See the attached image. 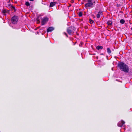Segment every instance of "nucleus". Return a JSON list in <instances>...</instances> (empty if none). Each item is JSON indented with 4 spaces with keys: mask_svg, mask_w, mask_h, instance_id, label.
I'll list each match as a JSON object with an SVG mask.
<instances>
[{
    "mask_svg": "<svg viewBox=\"0 0 132 132\" xmlns=\"http://www.w3.org/2000/svg\"><path fill=\"white\" fill-rule=\"evenodd\" d=\"M118 67L119 69L122 71L125 72H128L129 70L128 66L125 63L121 62L119 63Z\"/></svg>",
    "mask_w": 132,
    "mask_h": 132,
    "instance_id": "f257e3e1",
    "label": "nucleus"
},
{
    "mask_svg": "<svg viewBox=\"0 0 132 132\" xmlns=\"http://www.w3.org/2000/svg\"><path fill=\"white\" fill-rule=\"evenodd\" d=\"M75 30V28L73 27H69L67 29V32L70 35H72L73 34Z\"/></svg>",
    "mask_w": 132,
    "mask_h": 132,
    "instance_id": "f03ea898",
    "label": "nucleus"
},
{
    "mask_svg": "<svg viewBox=\"0 0 132 132\" xmlns=\"http://www.w3.org/2000/svg\"><path fill=\"white\" fill-rule=\"evenodd\" d=\"M87 3H86L85 5V6L86 7H92L93 5V3L95 2L93 0H87Z\"/></svg>",
    "mask_w": 132,
    "mask_h": 132,
    "instance_id": "7ed1b4c3",
    "label": "nucleus"
},
{
    "mask_svg": "<svg viewBox=\"0 0 132 132\" xmlns=\"http://www.w3.org/2000/svg\"><path fill=\"white\" fill-rule=\"evenodd\" d=\"M48 20V18L45 17L42 19L41 24L42 25H43L46 23Z\"/></svg>",
    "mask_w": 132,
    "mask_h": 132,
    "instance_id": "20e7f679",
    "label": "nucleus"
},
{
    "mask_svg": "<svg viewBox=\"0 0 132 132\" xmlns=\"http://www.w3.org/2000/svg\"><path fill=\"white\" fill-rule=\"evenodd\" d=\"M18 18L17 16H13L11 19L12 23L14 24L16 23L18 21Z\"/></svg>",
    "mask_w": 132,
    "mask_h": 132,
    "instance_id": "39448f33",
    "label": "nucleus"
},
{
    "mask_svg": "<svg viewBox=\"0 0 132 132\" xmlns=\"http://www.w3.org/2000/svg\"><path fill=\"white\" fill-rule=\"evenodd\" d=\"M125 123V122L123 120H121L119 122L118 124V126L119 127H121L123 124Z\"/></svg>",
    "mask_w": 132,
    "mask_h": 132,
    "instance_id": "423d86ee",
    "label": "nucleus"
},
{
    "mask_svg": "<svg viewBox=\"0 0 132 132\" xmlns=\"http://www.w3.org/2000/svg\"><path fill=\"white\" fill-rule=\"evenodd\" d=\"M54 29V28L52 27H49L47 30V32H51Z\"/></svg>",
    "mask_w": 132,
    "mask_h": 132,
    "instance_id": "0eeeda50",
    "label": "nucleus"
},
{
    "mask_svg": "<svg viewBox=\"0 0 132 132\" xmlns=\"http://www.w3.org/2000/svg\"><path fill=\"white\" fill-rule=\"evenodd\" d=\"M102 15V12L101 11H99L96 17L98 18H100V15Z\"/></svg>",
    "mask_w": 132,
    "mask_h": 132,
    "instance_id": "6e6552de",
    "label": "nucleus"
},
{
    "mask_svg": "<svg viewBox=\"0 0 132 132\" xmlns=\"http://www.w3.org/2000/svg\"><path fill=\"white\" fill-rule=\"evenodd\" d=\"M96 48L98 50H99L100 49H102L103 47L102 46H98L96 47Z\"/></svg>",
    "mask_w": 132,
    "mask_h": 132,
    "instance_id": "1a4fd4ad",
    "label": "nucleus"
},
{
    "mask_svg": "<svg viewBox=\"0 0 132 132\" xmlns=\"http://www.w3.org/2000/svg\"><path fill=\"white\" fill-rule=\"evenodd\" d=\"M56 4V3L55 2H51L50 3V6L52 7L54 6Z\"/></svg>",
    "mask_w": 132,
    "mask_h": 132,
    "instance_id": "9d476101",
    "label": "nucleus"
},
{
    "mask_svg": "<svg viewBox=\"0 0 132 132\" xmlns=\"http://www.w3.org/2000/svg\"><path fill=\"white\" fill-rule=\"evenodd\" d=\"M107 52L109 54H110L111 52V51L109 48H107Z\"/></svg>",
    "mask_w": 132,
    "mask_h": 132,
    "instance_id": "9b49d317",
    "label": "nucleus"
},
{
    "mask_svg": "<svg viewBox=\"0 0 132 132\" xmlns=\"http://www.w3.org/2000/svg\"><path fill=\"white\" fill-rule=\"evenodd\" d=\"M125 20L123 19H121L120 21V23L122 24H124L125 23Z\"/></svg>",
    "mask_w": 132,
    "mask_h": 132,
    "instance_id": "f8f14e48",
    "label": "nucleus"
},
{
    "mask_svg": "<svg viewBox=\"0 0 132 132\" xmlns=\"http://www.w3.org/2000/svg\"><path fill=\"white\" fill-rule=\"evenodd\" d=\"M107 23L109 26H110L112 24V22L111 21H109L107 22Z\"/></svg>",
    "mask_w": 132,
    "mask_h": 132,
    "instance_id": "ddd939ff",
    "label": "nucleus"
},
{
    "mask_svg": "<svg viewBox=\"0 0 132 132\" xmlns=\"http://www.w3.org/2000/svg\"><path fill=\"white\" fill-rule=\"evenodd\" d=\"M25 5L26 6H29L30 5L29 3L28 2H26Z\"/></svg>",
    "mask_w": 132,
    "mask_h": 132,
    "instance_id": "4468645a",
    "label": "nucleus"
},
{
    "mask_svg": "<svg viewBox=\"0 0 132 132\" xmlns=\"http://www.w3.org/2000/svg\"><path fill=\"white\" fill-rule=\"evenodd\" d=\"M89 21L90 23H93L94 22V21L93 20H92L91 19H89Z\"/></svg>",
    "mask_w": 132,
    "mask_h": 132,
    "instance_id": "2eb2a0df",
    "label": "nucleus"
},
{
    "mask_svg": "<svg viewBox=\"0 0 132 132\" xmlns=\"http://www.w3.org/2000/svg\"><path fill=\"white\" fill-rule=\"evenodd\" d=\"M82 13L81 12H80L79 13V16H82Z\"/></svg>",
    "mask_w": 132,
    "mask_h": 132,
    "instance_id": "dca6fc26",
    "label": "nucleus"
},
{
    "mask_svg": "<svg viewBox=\"0 0 132 132\" xmlns=\"http://www.w3.org/2000/svg\"><path fill=\"white\" fill-rule=\"evenodd\" d=\"M7 12V11L6 10H4L2 11V12H3V13H6Z\"/></svg>",
    "mask_w": 132,
    "mask_h": 132,
    "instance_id": "f3484780",
    "label": "nucleus"
},
{
    "mask_svg": "<svg viewBox=\"0 0 132 132\" xmlns=\"http://www.w3.org/2000/svg\"><path fill=\"white\" fill-rule=\"evenodd\" d=\"M63 34L64 35H65L67 37H68V36L66 32H63Z\"/></svg>",
    "mask_w": 132,
    "mask_h": 132,
    "instance_id": "a211bd4d",
    "label": "nucleus"
},
{
    "mask_svg": "<svg viewBox=\"0 0 132 132\" xmlns=\"http://www.w3.org/2000/svg\"><path fill=\"white\" fill-rule=\"evenodd\" d=\"M37 23H39L40 22V21L39 20H37Z\"/></svg>",
    "mask_w": 132,
    "mask_h": 132,
    "instance_id": "6ab92c4d",
    "label": "nucleus"
},
{
    "mask_svg": "<svg viewBox=\"0 0 132 132\" xmlns=\"http://www.w3.org/2000/svg\"><path fill=\"white\" fill-rule=\"evenodd\" d=\"M11 6H12V8L14 9H15V7H14V6H12V5Z\"/></svg>",
    "mask_w": 132,
    "mask_h": 132,
    "instance_id": "aec40b11",
    "label": "nucleus"
},
{
    "mask_svg": "<svg viewBox=\"0 0 132 132\" xmlns=\"http://www.w3.org/2000/svg\"><path fill=\"white\" fill-rule=\"evenodd\" d=\"M8 5H9V6H10L11 5V4H8Z\"/></svg>",
    "mask_w": 132,
    "mask_h": 132,
    "instance_id": "412c9836",
    "label": "nucleus"
},
{
    "mask_svg": "<svg viewBox=\"0 0 132 132\" xmlns=\"http://www.w3.org/2000/svg\"><path fill=\"white\" fill-rule=\"evenodd\" d=\"M10 2V0H9V1L8 2V3H9Z\"/></svg>",
    "mask_w": 132,
    "mask_h": 132,
    "instance_id": "4be33fe9",
    "label": "nucleus"
},
{
    "mask_svg": "<svg viewBox=\"0 0 132 132\" xmlns=\"http://www.w3.org/2000/svg\"><path fill=\"white\" fill-rule=\"evenodd\" d=\"M100 54L101 55H103L104 54L103 53H101V54Z\"/></svg>",
    "mask_w": 132,
    "mask_h": 132,
    "instance_id": "5701e85b",
    "label": "nucleus"
},
{
    "mask_svg": "<svg viewBox=\"0 0 132 132\" xmlns=\"http://www.w3.org/2000/svg\"><path fill=\"white\" fill-rule=\"evenodd\" d=\"M29 0L30 1H34V0Z\"/></svg>",
    "mask_w": 132,
    "mask_h": 132,
    "instance_id": "b1692460",
    "label": "nucleus"
},
{
    "mask_svg": "<svg viewBox=\"0 0 132 132\" xmlns=\"http://www.w3.org/2000/svg\"><path fill=\"white\" fill-rule=\"evenodd\" d=\"M98 56H97V57H96V58H97V59H98Z\"/></svg>",
    "mask_w": 132,
    "mask_h": 132,
    "instance_id": "393cba45",
    "label": "nucleus"
}]
</instances>
